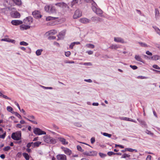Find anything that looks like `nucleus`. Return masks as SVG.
Wrapping results in <instances>:
<instances>
[{"instance_id":"a878e982","label":"nucleus","mask_w":160,"mask_h":160,"mask_svg":"<svg viewBox=\"0 0 160 160\" xmlns=\"http://www.w3.org/2000/svg\"><path fill=\"white\" fill-rule=\"evenodd\" d=\"M56 140L55 138L51 137L48 143L54 144L56 143Z\"/></svg>"},{"instance_id":"69168bd1","label":"nucleus","mask_w":160,"mask_h":160,"mask_svg":"<svg viewBox=\"0 0 160 160\" xmlns=\"http://www.w3.org/2000/svg\"><path fill=\"white\" fill-rule=\"evenodd\" d=\"M74 45L75 44L73 42L70 45V48H71V49H72Z\"/></svg>"},{"instance_id":"b1692460","label":"nucleus","mask_w":160,"mask_h":160,"mask_svg":"<svg viewBox=\"0 0 160 160\" xmlns=\"http://www.w3.org/2000/svg\"><path fill=\"white\" fill-rule=\"evenodd\" d=\"M51 137L48 136H45L44 137V140L46 142L48 143L49 141L50 140V139Z\"/></svg>"},{"instance_id":"603ef678","label":"nucleus","mask_w":160,"mask_h":160,"mask_svg":"<svg viewBox=\"0 0 160 160\" xmlns=\"http://www.w3.org/2000/svg\"><path fill=\"white\" fill-rule=\"evenodd\" d=\"M146 132L148 134L151 135H153V133H152L151 131L148 130H146Z\"/></svg>"},{"instance_id":"f257e3e1","label":"nucleus","mask_w":160,"mask_h":160,"mask_svg":"<svg viewBox=\"0 0 160 160\" xmlns=\"http://www.w3.org/2000/svg\"><path fill=\"white\" fill-rule=\"evenodd\" d=\"M93 3H92V9L93 12H94L97 15L100 16H102L103 13V11L100 8H97L96 7L97 4L92 0Z\"/></svg>"},{"instance_id":"f3484780","label":"nucleus","mask_w":160,"mask_h":160,"mask_svg":"<svg viewBox=\"0 0 160 160\" xmlns=\"http://www.w3.org/2000/svg\"><path fill=\"white\" fill-rule=\"evenodd\" d=\"M30 27V26L29 25H25L24 24H22L20 26V29L21 30H23L24 29H29Z\"/></svg>"},{"instance_id":"0e129e2a","label":"nucleus","mask_w":160,"mask_h":160,"mask_svg":"<svg viewBox=\"0 0 160 160\" xmlns=\"http://www.w3.org/2000/svg\"><path fill=\"white\" fill-rule=\"evenodd\" d=\"M2 97L6 99H8V100H11V98L8 97L7 96H6L5 95H3L2 96Z\"/></svg>"},{"instance_id":"e433bc0d","label":"nucleus","mask_w":160,"mask_h":160,"mask_svg":"<svg viewBox=\"0 0 160 160\" xmlns=\"http://www.w3.org/2000/svg\"><path fill=\"white\" fill-rule=\"evenodd\" d=\"M7 110L8 111H9V112H10L12 113H13V112H12V111H13L12 108L10 106H8L7 107Z\"/></svg>"},{"instance_id":"ea45409f","label":"nucleus","mask_w":160,"mask_h":160,"mask_svg":"<svg viewBox=\"0 0 160 160\" xmlns=\"http://www.w3.org/2000/svg\"><path fill=\"white\" fill-rule=\"evenodd\" d=\"M82 0H73L72 3L73 4L80 3Z\"/></svg>"},{"instance_id":"ddd939ff","label":"nucleus","mask_w":160,"mask_h":160,"mask_svg":"<svg viewBox=\"0 0 160 160\" xmlns=\"http://www.w3.org/2000/svg\"><path fill=\"white\" fill-rule=\"evenodd\" d=\"M66 31L65 30H63L59 33V34L58 35V40L60 39L63 38V37L65 35Z\"/></svg>"},{"instance_id":"e2e57ef3","label":"nucleus","mask_w":160,"mask_h":160,"mask_svg":"<svg viewBox=\"0 0 160 160\" xmlns=\"http://www.w3.org/2000/svg\"><path fill=\"white\" fill-rule=\"evenodd\" d=\"M146 54L148 55L152 56V53L150 52L149 51H147L146 52Z\"/></svg>"},{"instance_id":"bb28decb","label":"nucleus","mask_w":160,"mask_h":160,"mask_svg":"<svg viewBox=\"0 0 160 160\" xmlns=\"http://www.w3.org/2000/svg\"><path fill=\"white\" fill-rule=\"evenodd\" d=\"M64 152L68 155H70L71 153V151L69 149L67 148H65L64 150Z\"/></svg>"},{"instance_id":"f704fd0d","label":"nucleus","mask_w":160,"mask_h":160,"mask_svg":"<svg viewBox=\"0 0 160 160\" xmlns=\"http://www.w3.org/2000/svg\"><path fill=\"white\" fill-rule=\"evenodd\" d=\"M41 142L39 141H37L36 142H34V147H38L39 146V145L41 144Z\"/></svg>"},{"instance_id":"3c124183","label":"nucleus","mask_w":160,"mask_h":160,"mask_svg":"<svg viewBox=\"0 0 160 160\" xmlns=\"http://www.w3.org/2000/svg\"><path fill=\"white\" fill-rule=\"evenodd\" d=\"M71 54V52L69 51L65 52V55L67 57L69 56Z\"/></svg>"},{"instance_id":"58836bf2","label":"nucleus","mask_w":160,"mask_h":160,"mask_svg":"<svg viewBox=\"0 0 160 160\" xmlns=\"http://www.w3.org/2000/svg\"><path fill=\"white\" fill-rule=\"evenodd\" d=\"M20 44L21 45H23L25 46H27L28 45V43L24 41H22L20 42Z\"/></svg>"},{"instance_id":"5fc2aeb1","label":"nucleus","mask_w":160,"mask_h":160,"mask_svg":"<svg viewBox=\"0 0 160 160\" xmlns=\"http://www.w3.org/2000/svg\"><path fill=\"white\" fill-rule=\"evenodd\" d=\"M95 141V138L94 137H93L91 139V142L92 144Z\"/></svg>"},{"instance_id":"bf43d9fd","label":"nucleus","mask_w":160,"mask_h":160,"mask_svg":"<svg viewBox=\"0 0 160 160\" xmlns=\"http://www.w3.org/2000/svg\"><path fill=\"white\" fill-rule=\"evenodd\" d=\"M144 58L146 59H149V60L151 59V57H148V56H147L146 55H144Z\"/></svg>"},{"instance_id":"423d86ee","label":"nucleus","mask_w":160,"mask_h":160,"mask_svg":"<svg viewBox=\"0 0 160 160\" xmlns=\"http://www.w3.org/2000/svg\"><path fill=\"white\" fill-rule=\"evenodd\" d=\"M33 19L31 17H27L23 20V22L27 25H30L32 23Z\"/></svg>"},{"instance_id":"7ed1b4c3","label":"nucleus","mask_w":160,"mask_h":160,"mask_svg":"<svg viewBox=\"0 0 160 160\" xmlns=\"http://www.w3.org/2000/svg\"><path fill=\"white\" fill-rule=\"evenodd\" d=\"M21 133L20 132H17L13 133L11 138L15 140H19L21 138Z\"/></svg>"},{"instance_id":"4468645a","label":"nucleus","mask_w":160,"mask_h":160,"mask_svg":"<svg viewBox=\"0 0 160 160\" xmlns=\"http://www.w3.org/2000/svg\"><path fill=\"white\" fill-rule=\"evenodd\" d=\"M79 21L80 22L82 23H90V22L91 20L88 18H83L80 19Z\"/></svg>"},{"instance_id":"72a5a7b5","label":"nucleus","mask_w":160,"mask_h":160,"mask_svg":"<svg viewBox=\"0 0 160 160\" xmlns=\"http://www.w3.org/2000/svg\"><path fill=\"white\" fill-rule=\"evenodd\" d=\"M126 149L127 151L130 152H133L134 151H135L136 152H138L136 149H132L131 148H126Z\"/></svg>"},{"instance_id":"6e6552de","label":"nucleus","mask_w":160,"mask_h":160,"mask_svg":"<svg viewBox=\"0 0 160 160\" xmlns=\"http://www.w3.org/2000/svg\"><path fill=\"white\" fill-rule=\"evenodd\" d=\"M32 15L33 17L36 18H40L41 17L42 15L40 14L38 11H35L32 12Z\"/></svg>"},{"instance_id":"c85d7f7f","label":"nucleus","mask_w":160,"mask_h":160,"mask_svg":"<svg viewBox=\"0 0 160 160\" xmlns=\"http://www.w3.org/2000/svg\"><path fill=\"white\" fill-rule=\"evenodd\" d=\"M137 120L141 124V125L144 126V127L146 126L147 124L144 121L142 120H140L138 119Z\"/></svg>"},{"instance_id":"412c9836","label":"nucleus","mask_w":160,"mask_h":160,"mask_svg":"<svg viewBox=\"0 0 160 160\" xmlns=\"http://www.w3.org/2000/svg\"><path fill=\"white\" fill-rule=\"evenodd\" d=\"M57 31L55 30H52L46 32V34L49 35H54L57 33Z\"/></svg>"},{"instance_id":"20e7f679","label":"nucleus","mask_w":160,"mask_h":160,"mask_svg":"<svg viewBox=\"0 0 160 160\" xmlns=\"http://www.w3.org/2000/svg\"><path fill=\"white\" fill-rule=\"evenodd\" d=\"M55 5L62 8L63 10L65 9L66 8L67 9L69 8V7L67 4L63 2L55 3Z\"/></svg>"},{"instance_id":"473e14b6","label":"nucleus","mask_w":160,"mask_h":160,"mask_svg":"<svg viewBox=\"0 0 160 160\" xmlns=\"http://www.w3.org/2000/svg\"><path fill=\"white\" fill-rule=\"evenodd\" d=\"M42 49H38L36 52V54L37 56H39L41 54L42 52Z\"/></svg>"},{"instance_id":"2eb2a0df","label":"nucleus","mask_w":160,"mask_h":160,"mask_svg":"<svg viewBox=\"0 0 160 160\" xmlns=\"http://www.w3.org/2000/svg\"><path fill=\"white\" fill-rule=\"evenodd\" d=\"M91 20L93 22H98L101 21L102 20V19L100 18L96 17H92L91 18Z\"/></svg>"},{"instance_id":"a19ab883","label":"nucleus","mask_w":160,"mask_h":160,"mask_svg":"<svg viewBox=\"0 0 160 160\" xmlns=\"http://www.w3.org/2000/svg\"><path fill=\"white\" fill-rule=\"evenodd\" d=\"M11 149V147L9 146L5 147L3 148V150L5 151H8Z\"/></svg>"},{"instance_id":"0eeeda50","label":"nucleus","mask_w":160,"mask_h":160,"mask_svg":"<svg viewBox=\"0 0 160 160\" xmlns=\"http://www.w3.org/2000/svg\"><path fill=\"white\" fill-rule=\"evenodd\" d=\"M82 16V12L79 10H77L73 15V18L74 19H77Z\"/></svg>"},{"instance_id":"9d476101","label":"nucleus","mask_w":160,"mask_h":160,"mask_svg":"<svg viewBox=\"0 0 160 160\" xmlns=\"http://www.w3.org/2000/svg\"><path fill=\"white\" fill-rule=\"evenodd\" d=\"M59 141L63 145H67L68 142L67 141L66 139L62 137H58V138Z\"/></svg>"},{"instance_id":"6e6d98bb","label":"nucleus","mask_w":160,"mask_h":160,"mask_svg":"<svg viewBox=\"0 0 160 160\" xmlns=\"http://www.w3.org/2000/svg\"><path fill=\"white\" fill-rule=\"evenodd\" d=\"M130 67L133 70L136 69L138 68L135 65L132 66V65H130Z\"/></svg>"},{"instance_id":"49530a36","label":"nucleus","mask_w":160,"mask_h":160,"mask_svg":"<svg viewBox=\"0 0 160 160\" xmlns=\"http://www.w3.org/2000/svg\"><path fill=\"white\" fill-rule=\"evenodd\" d=\"M25 118L27 120L32 122L33 123H34V124H37V123L35 121H32V120H31L30 119H29V118Z\"/></svg>"},{"instance_id":"cd10ccee","label":"nucleus","mask_w":160,"mask_h":160,"mask_svg":"<svg viewBox=\"0 0 160 160\" xmlns=\"http://www.w3.org/2000/svg\"><path fill=\"white\" fill-rule=\"evenodd\" d=\"M153 28L154 29L157 33L160 36V29L156 26H153Z\"/></svg>"},{"instance_id":"c03bdc74","label":"nucleus","mask_w":160,"mask_h":160,"mask_svg":"<svg viewBox=\"0 0 160 160\" xmlns=\"http://www.w3.org/2000/svg\"><path fill=\"white\" fill-rule=\"evenodd\" d=\"M139 43L142 47H147V44H146L145 43L141 42H139Z\"/></svg>"},{"instance_id":"393cba45","label":"nucleus","mask_w":160,"mask_h":160,"mask_svg":"<svg viewBox=\"0 0 160 160\" xmlns=\"http://www.w3.org/2000/svg\"><path fill=\"white\" fill-rule=\"evenodd\" d=\"M16 5L20 6L22 4L21 0H12Z\"/></svg>"},{"instance_id":"aec40b11","label":"nucleus","mask_w":160,"mask_h":160,"mask_svg":"<svg viewBox=\"0 0 160 160\" xmlns=\"http://www.w3.org/2000/svg\"><path fill=\"white\" fill-rule=\"evenodd\" d=\"M58 18L56 17L48 16L46 18V20L47 21L56 20Z\"/></svg>"},{"instance_id":"c9c22d12","label":"nucleus","mask_w":160,"mask_h":160,"mask_svg":"<svg viewBox=\"0 0 160 160\" xmlns=\"http://www.w3.org/2000/svg\"><path fill=\"white\" fill-rule=\"evenodd\" d=\"M130 157V155L126 153H124L122 155V158H129Z\"/></svg>"},{"instance_id":"a211bd4d","label":"nucleus","mask_w":160,"mask_h":160,"mask_svg":"<svg viewBox=\"0 0 160 160\" xmlns=\"http://www.w3.org/2000/svg\"><path fill=\"white\" fill-rule=\"evenodd\" d=\"M2 41H5L8 42H11L12 43H14L15 42V41L14 40L11 39L9 38H3L1 40Z\"/></svg>"},{"instance_id":"052dcab7","label":"nucleus","mask_w":160,"mask_h":160,"mask_svg":"<svg viewBox=\"0 0 160 160\" xmlns=\"http://www.w3.org/2000/svg\"><path fill=\"white\" fill-rule=\"evenodd\" d=\"M83 65H84L91 66L92 64L91 62H85L84 63Z\"/></svg>"},{"instance_id":"9b49d317","label":"nucleus","mask_w":160,"mask_h":160,"mask_svg":"<svg viewBox=\"0 0 160 160\" xmlns=\"http://www.w3.org/2000/svg\"><path fill=\"white\" fill-rule=\"evenodd\" d=\"M22 22L20 20H13L11 21V23L14 25H18L22 24Z\"/></svg>"},{"instance_id":"5701e85b","label":"nucleus","mask_w":160,"mask_h":160,"mask_svg":"<svg viewBox=\"0 0 160 160\" xmlns=\"http://www.w3.org/2000/svg\"><path fill=\"white\" fill-rule=\"evenodd\" d=\"M151 60H157L160 59V56L156 55L151 57Z\"/></svg>"},{"instance_id":"6ab92c4d","label":"nucleus","mask_w":160,"mask_h":160,"mask_svg":"<svg viewBox=\"0 0 160 160\" xmlns=\"http://www.w3.org/2000/svg\"><path fill=\"white\" fill-rule=\"evenodd\" d=\"M135 59L137 61L143 63V61L140 56L139 55H135L134 57Z\"/></svg>"},{"instance_id":"864d4df0","label":"nucleus","mask_w":160,"mask_h":160,"mask_svg":"<svg viewBox=\"0 0 160 160\" xmlns=\"http://www.w3.org/2000/svg\"><path fill=\"white\" fill-rule=\"evenodd\" d=\"M152 67L156 69H160V68L156 65H153Z\"/></svg>"},{"instance_id":"680f3d73","label":"nucleus","mask_w":160,"mask_h":160,"mask_svg":"<svg viewBox=\"0 0 160 160\" xmlns=\"http://www.w3.org/2000/svg\"><path fill=\"white\" fill-rule=\"evenodd\" d=\"M86 53H88L89 55H92L93 54V52L92 51L90 50L87 51Z\"/></svg>"},{"instance_id":"79ce46f5","label":"nucleus","mask_w":160,"mask_h":160,"mask_svg":"<svg viewBox=\"0 0 160 160\" xmlns=\"http://www.w3.org/2000/svg\"><path fill=\"white\" fill-rule=\"evenodd\" d=\"M77 149L79 151H80L81 152H83L84 150H82V148L79 145H78L77 147Z\"/></svg>"},{"instance_id":"f8f14e48","label":"nucleus","mask_w":160,"mask_h":160,"mask_svg":"<svg viewBox=\"0 0 160 160\" xmlns=\"http://www.w3.org/2000/svg\"><path fill=\"white\" fill-rule=\"evenodd\" d=\"M57 158L58 160H66V156L64 154L57 155Z\"/></svg>"},{"instance_id":"c756f323","label":"nucleus","mask_w":160,"mask_h":160,"mask_svg":"<svg viewBox=\"0 0 160 160\" xmlns=\"http://www.w3.org/2000/svg\"><path fill=\"white\" fill-rule=\"evenodd\" d=\"M86 46L88 48L92 49L94 48L95 47V46L93 44L91 43L86 44Z\"/></svg>"},{"instance_id":"de8ad7c7","label":"nucleus","mask_w":160,"mask_h":160,"mask_svg":"<svg viewBox=\"0 0 160 160\" xmlns=\"http://www.w3.org/2000/svg\"><path fill=\"white\" fill-rule=\"evenodd\" d=\"M115 153L112 152H108V155L109 156H111L112 155H114Z\"/></svg>"},{"instance_id":"13d9d810","label":"nucleus","mask_w":160,"mask_h":160,"mask_svg":"<svg viewBox=\"0 0 160 160\" xmlns=\"http://www.w3.org/2000/svg\"><path fill=\"white\" fill-rule=\"evenodd\" d=\"M75 125L76 126L78 127H81L82 126L81 124L78 122H76L75 123Z\"/></svg>"},{"instance_id":"774afa93","label":"nucleus","mask_w":160,"mask_h":160,"mask_svg":"<svg viewBox=\"0 0 160 160\" xmlns=\"http://www.w3.org/2000/svg\"><path fill=\"white\" fill-rule=\"evenodd\" d=\"M151 156L148 155V156L147 158H146V160H151Z\"/></svg>"},{"instance_id":"dca6fc26","label":"nucleus","mask_w":160,"mask_h":160,"mask_svg":"<svg viewBox=\"0 0 160 160\" xmlns=\"http://www.w3.org/2000/svg\"><path fill=\"white\" fill-rule=\"evenodd\" d=\"M114 41L117 42H121L122 43L124 42L123 39L119 37H115L114 38Z\"/></svg>"},{"instance_id":"8fccbe9b","label":"nucleus","mask_w":160,"mask_h":160,"mask_svg":"<svg viewBox=\"0 0 160 160\" xmlns=\"http://www.w3.org/2000/svg\"><path fill=\"white\" fill-rule=\"evenodd\" d=\"M32 144H33L32 142L28 143L27 145V147L28 148H30L32 146Z\"/></svg>"},{"instance_id":"7c9ffc66","label":"nucleus","mask_w":160,"mask_h":160,"mask_svg":"<svg viewBox=\"0 0 160 160\" xmlns=\"http://www.w3.org/2000/svg\"><path fill=\"white\" fill-rule=\"evenodd\" d=\"M22 155L25 159L27 160H29V156L28 154L26 153H23Z\"/></svg>"},{"instance_id":"2f4dec72","label":"nucleus","mask_w":160,"mask_h":160,"mask_svg":"<svg viewBox=\"0 0 160 160\" xmlns=\"http://www.w3.org/2000/svg\"><path fill=\"white\" fill-rule=\"evenodd\" d=\"M155 16L156 18H158L159 16V12L157 8L155 9Z\"/></svg>"},{"instance_id":"1a4fd4ad","label":"nucleus","mask_w":160,"mask_h":160,"mask_svg":"<svg viewBox=\"0 0 160 160\" xmlns=\"http://www.w3.org/2000/svg\"><path fill=\"white\" fill-rule=\"evenodd\" d=\"M11 15L12 17L14 18H18L20 17V14L17 11L12 12Z\"/></svg>"},{"instance_id":"39448f33","label":"nucleus","mask_w":160,"mask_h":160,"mask_svg":"<svg viewBox=\"0 0 160 160\" xmlns=\"http://www.w3.org/2000/svg\"><path fill=\"white\" fill-rule=\"evenodd\" d=\"M33 132L35 134L38 135L46 134L45 132L42 131L41 129L38 128H35L34 129Z\"/></svg>"},{"instance_id":"4c0bfd02","label":"nucleus","mask_w":160,"mask_h":160,"mask_svg":"<svg viewBox=\"0 0 160 160\" xmlns=\"http://www.w3.org/2000/svg\"><path fill=\"white\" fill-rule=\"evenodd\" d=\"M102 134L104 136L108 137L109 138H111L112 136L111 134L108 133L106 132H103Z\"/></svg>"},{"instance_id":"37998d69","label":"nucleus","mask_w":160,"mask_h":160,"mask_svg":"<svg viewBox=\"0 0 160 160\" xmlns=\"http://www.w3.org/2000/svg\"><path fill=\"white\" fill-rule=\"evenodd\" d=\"M2 133V135H0V138L4 139L6 135V132H5Z\"/></svg>"},{"instance_id":"a18cd8bd","label":"nucleus","mask_w":160,"mask_h":160,"mask_svg":"<svg viewBox=\"0 0 160 160\" xmlns=\"http://www.w3.org/2000/svg\"><path fill=\"white\" fill-rule=\"evenodd\" d=\"M13 113H15V115L18 118H21V115L17 112H13Z\"/></svg>"},{"instance_id":"338daca9","label":"nucleus","mask_w":160,"mask_h":160,"mask_svg":"<svg viewBox=\"0 0 160 160\" xmlns=\"http://www.w3.org/2000/svg\"><path fill=\"white\" fill-rule=\"evenodd\" d=\"M28 117L29 119H35V117L33 116H28Z\"/></svg>"},{"instance_id":"f03ea898","label":"nucleus","mask_w":160,"mask_h":160,"mask_svg":"<svg viewBox=\"0 0 160 160\" xmlns=\"http://www.w3.org/2000/svg\"><path fill=\"white\" fill-rule=\"evenodd\" d=\"M44 10L46 12L51 13L56 12L55 8L52 5H46L44 7Z\"/></svg>"},{"instance_id":"4be33fe9","label":"nucleus","mask_w":160,"mask_h":160,"mask_svg":"<svg viewBox=\"0 0 160 160\" xmlns=\"http://www.w3.org/2000/svg\"><path fill=\"white\" fill-rule=\"evenodd\" d=\"M119 48V46L116 44H112L109 47V48L115 50H116L117 48Z\"/></svg>"},{"instance_id":"09e8293b","label":"nucleus","mask_w":160,"mask_h":160,"mask_svg":"<svg viewBox=\"0 0 160 160\" xmlns=\"http://www.w3.org/2000/svg\"><path fill=\"white\" fill-rule=\"evenodd\" d=\"M65 63H74V62L73 61H68V60H66L64 61Z\"/></svg>"},{"instance_id":"4d7b16f0","label":"nucleus","mask_w":160,"mask_h":160,"mask_svg":"<svg viewBox=\"0 0 160 160\" xmlns=\"http://www.w3.org/2000/svg\"><path fill=\"white\" fill-rule=\"evenodd\" d=\"M56 37L54 36H51L48 37V38L50 40L54 39H55Z\"/></svg>"}]
</instances>
